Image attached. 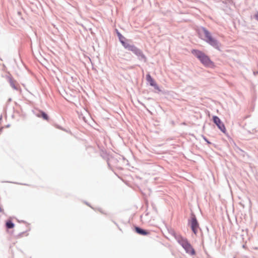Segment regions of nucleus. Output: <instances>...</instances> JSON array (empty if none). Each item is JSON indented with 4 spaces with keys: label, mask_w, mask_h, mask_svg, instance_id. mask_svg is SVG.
Here are the masks:
<instances>
[{
    "label": "nucleus",
    "mask_w": 258,
    "mask_h": 258,
    "mask_svg": "<svg viewBox=\"0 0 258 258\" xmlns=\"http://www.w3.org/2000/svg\"><path fill=\"white\" fill-rule=\"evenodd\" d=\"M197 32L200 38L214 48L219 49V42L212 36L211 33L205 27L203 26L199 27Z\"/></svg>",
    "instance_id": "nucleus-1"
},
{
    "label": "nucleus",
    "mask_w": 258,
    "mask_h": 258,
    "mask_svg": "<svg viewBox=\"0 0 258 258\" xmlns=\"http://www.w3.org/2000/svg\"><path fill=\"white\" fill-rule=\"evenodd\" d=\"M197 32L200 38L214 48L219 49V42L212 36L211 33L205 27L203 26L199 27Z\"/></svg>",
    "instance_id": "nucleus-2"
},
{
    "label": "nucleus",
    "mask_w": 258,
    "mask_h": 258,
    "mask_svg": "<svg viewBox=\"0 0 258 258\" xmlns=\"http://www.w3.org/2000/svg\"><path fill=\"white\" fill-rule=\"evenodd\" d=\"M197 32L200 38L214 48L219 49V42L212 36L211 33L205 27L203 26L199 27Z\"/></svg>",
    "instance_id": "nucleus-3"
},
{
    "label": "nucleus",
    "mask_w": 258,
    "mask_h": 258,
    "mask_svg": "<svg viewBox=\"0 0 258 258\" xmlns=\"http://www.w3.org/2000/svg\"><path fill=\"white\" fill-rule=\"evenodd\" d=\"M191 53L196 57L205 67L212 68L215 66L214 63L211 60L209 56L203 51L198 49H193L191 50Z\"/></svg>",
    "instance_id": "nucleus-4"
},
{
    "label": "nucleus",
    "mask_w": 258,
    "mask_h": 258,
    "mask_svg": "<svg viewBox=\"0 0 258 258\" xmlns=\"http://www.w3.org/2000/svg\"><path fill=\"white\" fill-rule=\"evenodd\" d=\"M178 243L184 248L186 253L193 255L196 254V251L188 241L187 238L183 237L180 241H179Z\"/></svg>",
    "instance_id": "nucleus-5"
},
{
    "label": "nucleus",
    "mask_w": 258,
    "mask_h": 258,
    "mask_svg": "<svg viewBox=\"0 0 258 258\" xmlns=\"http://www.w3.org/2000/svg\"><path fill=\"white\" fill-rule=\"evenodd\" d=\"M188 224L190 225V228L192 232L197 234L198 229L199 228V224L195 214L194 213H191L190 219L188 220Z\"/></svg>",
    "instance_id": "nucleus-6"
},
{
    "label": "nucleus",
    "mask_w": 258,
    "mask_h": 258,
    "mask_svg": "<svg viewBox=\"0 0 258 258\" xmlns=\"http://www.w3.org/2000/svg\"><path fill=\"white\" fill-rule=\"evenodd\" d=\"M213 122L217 125L218 128L223 133H225L226 130L224 124L222 122L220 118L214 115L212 117Z\"/></svg>",
    "instance_id": "nucleus-7"
},
{
    "label": "nucleus",
    "mask_w": 258,
    "mask_h": 258,
    "mask_svg": "<svg viewBox=\"0 0 258 258\" xmlns=\"http://www.w3.org/2000/svg\"><path fill=\"white\" fill-rule=\"evenodd\" d=\"M115 31L118 37L119 41L120 42V43L121 44L123 47H125L126 44H127L130 42H132V40L126 39L119 32V31L117 29H115Z\"/></svg>",
    "instance_id": "nucleus-8"
},
{
    "label": "nucleus",
    "mask_w": 258,
    "mask_h": 258,
    "mask_svg": "<svg viewBox=\"0 0 258 258\" xmlns=\"http://www.w3.org/2000/svg\"><path fill=\"white\" fill-rule=\"evenodd\" d=\"M130 42L124 47V48L128 51L132 52L135 55H136L139 51H140V49L136 46L134 44Z\"/></svg>",
    "instance_id": "nucleus-9"
},
{
    "label": "nucleus",
    "mask_w": 258,
    "mask_h": 258,
    "mask_svg": "<svg viewBox=\"0 0 258 258\" xmlns=\"http://www.w3.org/2000/svg\"><path fill=\"white\" fill-rule=\"evenodd\" d=\"M35 114L36 116L42 118L44 120H48L49 119L48 115L42 110H38L37 112H35Z\"/></svg>",
    "instance_id": "nucleus-10"
},
{
    "label": "nucleus",
    "mask_w": 258,
    "mask_h": 258,
    "mask_svg": "<svg viewBox=\"0 0 258 258\" xmlns=\"http://www.w3.org/2000/svg\"><path fill=\"white\" fill-rule=\"evenodd\" d=\"M135 231L137 233L141 235H147L150 233L149 231L137 226L135 227Z\"/></svg>",
    "instance_id": "nucleus-11"
},
{
    "label": "nucleus",
    "mask_w": 258,
    "mask_h": 258,
    "mask_svg": "<svg viewBox=\"0 0 258 258\" xmlns=\"http://www.w3.org/2000/svg\"><path fill=\"white\" fill-rule=\"evenodd\" d=\"M136 55L137 56L138 59L140 61H143L144 62H146L147 59V57L144 54L143 51L141 49L140 50V51H139V52L137 53Z\"/></svg>",
    "instance_id": "nucleus-12"
},
{
    "label": "nucleus",
    "mask_w": 258,
    "mask_h": 258,
    "mask_svg": "<svg viewBox=\"0 0 258 258\" xmlns=\"http://www.w3.org/2000/svg\"><path fill=\"white\" fill-rule=\"evenodd\" d=\"M169 232L175 238L178 243L183 238L180 234H177L174 230L171 229Z\"/></svg>",
    "instance_id": "nucleus-13"
},
{
    "label": "nucleus",
    "mask_w": 258,
    "mask_h": 258,
    "mask_svg": "<svg viewBox=\"0 0 258 258\" xmlns=\"http://www.w3.org/2000/svg\"><path fill=\"white\" fill-rule=\"evenodd\" d=\"M15 226L14 223L11 220H8L6 222V227L7 229H12Z\"/></svg>",
    "instance_id": "nucleus-14"
},
{
    "label": "nucleus",
    "mask_w": 258,
    "mask_h": 258,
    "mask_svg": "<svg viewBox=\"0 0 258 258\" xmlns=\"http://www.w3.org/2000/svg\"><path fill=\"white\" fill-rule=\"evenodd\" d=\"M146 79L147 81L149 83L150 86H152V85L156 83L153 78L149 74L146 75Z\"/></svg>",
    "instance_id": "nucleus-15"
},
{
    "label": "nucleus",
    "mask_w": 258,
    "mask_h": 258,
    "mask_svg": "<svg viewBox=\"0 0 258 258\" xmlns=\"http://www.w3.org/2000/svg\"><path fill=\"white\" fill-rule=\"evenodd\" d=\"M9 82L10 84V86L15 90H18V88L15 85L14 82L12 78H9Z\"/></svg>",
    "instance_id": "nucleus-16"
},
{
    "label": "nucleus",
    "mask_w": 258,
    "mask_h": 258,
    "mask_svg": "<svg viewBox=\"0 0 258 258\" xmlns=\"http://www.w3.org/2000/svg\"><path fill=\"white\" fill-rule=\"evenodd\" d=\"M151 86L154 87V89L158 90V91H161V90H160L159 87L158 86V85L156 83H155V84L152 85Z\"/></svg>",
    "instance_id": "nucleus-17"
},
{
    "label": "nucleus",
    "mask_w": 258,
    "mask_h": 258,
    "mask_svg": "<svg viewBox=\"0 0 258 258\" xmlns=\"http://www.w3.org/2000/svg\"><path fill=\"white\" fill-rule=\"evenodd\" d=\"M202 138L204 139V140L208 144H211V142H210L208 139L204 135H202Z\"/></svg>",
    "instance_id": "nucleus-18"
},
{
    "label": "nucleus",
    "mask_w": 258,
    "mask_h": 258,
    "mask_svg": "<svg viewBox=\"0 0 258 258\" xmlns=\"http://www.w3.org/2000/svg\"><path fill=\"white\" fill-rule=\"evenodd\" d=\"M254 18L258 22V11L253 16Z\"/></svg>",
    "instance_id": "nucleus-19"
},
{
    "label": "nucleus",
    "mask_w": 258,
    "mask_h": 258,
    "mask_svg": "<svg viewBox=\"0 0 258 258\" xmlns=\"http://www.w3.org/2000/svg\"><path fill=\"white\" fill-rule=\"evenodd\" d=\"M152 207L153 210L155 211V212H157V208H156L155 205L154 204L152 203Z\"/></svg>",
    "instance_id": "nucleus-20"
},
{
    "label": "nucleus",
    "mask_w": 258,
    "mask_h": 258,
    "mask_svg": "<svg viewBox=\"0 0 258 258\" xmlns=\"http://www.w3.org/2000/svg\"><path fill=\"white\" fill-rule=\"evenodd\" d=\"M253 74L254 76H256V75L258 74V72L257 71H254L253 72Z\"/></svg>",
    "instance_id": "nucleus-21"
},
{
    "label": "nucleus",
    "mask_w": 258,
    "mask_h": 258,
    "mask_svg": "<svg viewBox=\"0 0 258 258\" xmlns=\"http://www.w3.org/2000/svg\"><path fill=\"white\" fill-rule=\"evenodd\" d=\"M3 128H4V127H0V134H1L2 133V132H3Z\"/></svg>",
    "instance_id": "nucleus-22"
},
{
    "label": "nucleus",
    "mask_w": 258,
    "mask_h": 258,
    "mask_svg": "<svg viewBox=\"0 0 258 258\" xmlns=\"http://www.w3.org/2000/svg\"><path fill=\"white\" fill-rule=\"evenodd\" d=\"M98 210L102 214H105L104 213V212L101 209H99Z\"/></svg>",
    "instance_id": "nucleus-23"
},
{
    "label": "nucleus",
    "mask_w": 258,
    "mask_h": 258,
    "mask_svg": "<svg viewBox=\"0 0 258 258\" xmlns=\"http://www.w3.org/2000/svg\"><path fill=\"white\" fill-rule=\"evenodd\" d=\"M3 209L2 208V207L0 206V212H3Z\"/></svg>",
    "instance_id": "nucleus-24"
},
{
    "label": "nucleus",
    "mask_w": 258,
    "mask_h": 258,
    "mask_svg": "<svg viewBox=\"0 0 258 258\" xmlns=\"http://www.w3.org/2000/svg\"><path fill=\"white\" fill-rule=\"evenodd\" d=\"M10 124H8V125H7L6 126V127H10Z\"/></svg>",
    "instance_id": "nucleus-25"
},
{
    "label": "nucleus",
    "mask_w": 258,
    "mask_h": 258,
    "mask_svg": "<svg viewBox=\"0 0 258 258\" xmlns=\"http://www.w3.org/2000/svg\"><path fill=\"white\" fill-rule=\"evenodd\" d=\"M2 115H1L0 116V121L2 120Z\"/></svg>",
    "instance_id": "nucleus-26"
},
{
    "label": "nucleus",
    "mask_w": 258,
    "mask_h": 258,
    "mask_svg": "<svg viewBox=\"0 0 258 258\" xmlns=\"http://www.w3.org/2000/svg\"><path fill=\"white\" fill-rule=\"evenodd\" d=\"M15 183L17 184H22L21 183H17V182H16ZM24 185H26V184H23Z\"/></svg>",
    "instance_id": "nucleus-27"
},
{
    "label": "nucleus",
    "mask_w": 258,
    "mask_h": 258,
    "mask_svg": "<svg viewBox=\"0 0 258 258\" xmlns=\"http://www.w3.org/2000/svg\"><path fill=\"white\" fill-rule=\"evenodd\" d=\"M107 164H108V165L109 166H110V163H109V161H108Z\"/></svg>",
    "instance_id": "nucleus-28"
},
{
    "label": "nucleus",
    "mask_w": 258,
    "mask_h": 258,
    "mask_svg": "<svg viewBox=\"0 0 258 258\" xmlns=\"http://www.w3.org/2000/svg\"><path fill=\"white\" fill-rule=\"evenodd\" d=\"M23 233H24V232H22L20 234H21V235H23Z\"/></svg>",
    "instance_id": "nucleus-29"
},
{
    "label": "nucleus",
    "mask_w": 258,
    "mask_h": 258,
    "mask_svg": "<svg viewBox=\"0 0 258 258\" xmlns=\"http://www.w3.org/2000/svg\"><path fill=\"white\" fill-rule=\"evenodd\" d=\"M59 129L62 130V128H60V127H58Z\"/></svg>",
    "instance_id": "nucleus-30"
},
{
    "label": "nucleus",
    "mask_w": 258,
    "mask_h": 258,
    "mask_svg": "<svg viewBox=\"0 0 258 258\" xmlns=\"http://www.w3.org/2000/svg\"><path fill=\"white\" fill-rule=\"evenodd\" d=\"M59 129L62 130V128H60V127H58Z\"/></svg>",
    "instance_id": "nucleus-31"
},
{
    "label": "nucleus",
    "mask_w": 258,
    "mask_h": 258,
    "mask_svg": "<svg viewBox=\"0 0 258 258\" xmlns=\"http://www.w3.org/2000/svg\"><path fill=\"white\" fill-rule=\"evenodd\" d=\"M59 129L62 130V128H60V127H58Z\"/></svg>",
    "instance_id": "nucleus-32"
},
{
    "label": "nucleus",
    "mask_w": 258,
    "mask_h": 258,
    "mask_svg": "<svg viewBox=\"0 0 258 258\" xmlns=\"http://www.w3.org/2000/svg\"><path fill=\"white\" fill-rule=\"evenodd\" d=\"M9 101H11V98H10V99H9Z\"/></svg>",
    "instance_id": "nucleus-33"
}]
</instances>
